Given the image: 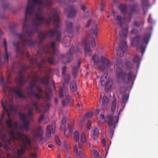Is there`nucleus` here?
<instances>
[{
	"instance_id": "nucleus-36",
	"label": "nucleus",
	"mask_w": 158,
	"mask_h": 158,
	"mask_svg": "<svg viewBox=\"0 0 158 158\" xmlns=\"http://www.w3.org/2000/svg\"><path fill=\"white\" fill-rule=\"evenodd\" d=\"M64 75V79L65 82L66 84H68L69 82L70 77L69 74H64L63 76Z\"/></svg>"
},
{
	"instance_id": "nucleus-32",
	"label": "nucleus",
	"mask_w": 158,
	"mask_h": 158,
	"mask_svg": "<svg viewBox=\"0 0 158 158\" xmlns=\"http://www.w3.org/2000/svg\"><path fill=\"white\" fill-rule=\"evenodd\" d=\"M70 97L69 96L66 97L65 99L62 100V103L63 106L68 105L70 103Z\"/></svg>"
},
{
	"instance_id": "nucleus-57",
	"label": "nucleus",
	"mask_w": 158,
	"mask_h": 158,
	"mask_svg": "<svg viewBox=\"0 0 158 158\" xmlns=\"http://www.w3.org/2000/svg\"><path fill=\"white\" fill-rule=\"evenodd\" d=\"M151 15L150 14L149 15V17L148 19V22L150 23H152V18L151 17Z\"/></svg>"
},
{
	"instance_id": "nucleus-24",
	"label": "nucleus",
	"mask_w": 158,
	"mask_h": 158,
	"mask_svg": "<svg viewBox=\"0 0 158 158\" xmlns=\"http://www.w3.org/2000/svg\"><path fill=\"white\" fill-rule=\"evenodd\" d=\"M109 101L108 98L106 95H104L102 98L100 99V102L102 103V105L104 106L107 105Z\"/></svg>"
},
{
	"instance_id": "nucleus-30",
	"label": "nucleus",
	"mask_w": 158,
	"mask_h": 158,
	"mask_svg": "<svg viewBox=\"0 0 158 158\" xmlns=\"http://www.w3.org/2000/svg\"><path fill=\"white\" fill-rule=\"evenodd\" d=\"M70 88L71 89L73 92H75L77 90V87L75 81H73L71 82Z\"/></svg>"
},
{
	"instance_id": "nucleus-13",
	"label": "nucleus",
	"mask_w": 158,
	"mask_h": 158,
	"mask_svg": "<svg viewBox=\"0 0 158 158\" xmlns=\"http://www.w3.org/2000/svg\"><path fill=\"white\" fill-rule=\"evenodd\" d=\"M127 42L125 40H121L120 41L119 47L116 48L117 54L119 57L123 56L124 52L126 50Z\"/></svg>"
},
{
	"instance_id": "nucleus-33",
	"label": "nucleus",
	"mask_w": 158,
	"mask_h": 158,
	"mask_svg": "<svg viewBox=\"0 0 158 158\" xmlns=\"http://www.w3.org/2000/svg\"><path fill=\"white\" fill-rule=\"evenodd\" d=\"M92 116V114L90 112H89L86 113L85 114V116H84L82 117L80 121L81 123H84V121L85 120V118L86 117L87 118H89L91 117Z\"/></svg>"
},
{
	"instance_id": "nucleus-60",
	"label": "nucleus",
	"mask_w": 158,
	"mask_h": 158,
	"mask_svg": "<svg viewBox=\"0 0 158 158\" xmlns=\"http://www.w3.org/2000/svg\"><path fill=\"white\" fill-rule=\"evenodd\" d=\"M7 158H12V155L10 154H8L7 155Z\"/></svg>"
},
{
	"instance_id": "nucleus-28",
	"label": "nucleus",
	"mask_w": 158,
	"mask_h": 158,
	"mask_svg": "<svg viewBox=\"0 0 158 158\" xmlns=\"http://www.w3.org/2000/svg\"><path fill=\"white\" fill-rule=\"evenodd\" d=\"M107 73H104L100 78V82L102 86H104L106 84V81L107 80Z\"/></svg>"
},
{
	"instance_id": "nucleus-53",
	"label": "nucleus",
	"mask_w": 158,
	"mask_h": 158,
	"mask_svg": "<svg viewBox=\"0 0 158 158\" xmlns=\"http://www.w3.org/2000/svg\"><path fill=\"white\" fill-rule=\"evenodd\" d=\"M33 158H37V155L36 153H31L30 155Z\"/></svg>"
},
{
	"instance_id": "nucleus-10",
	"label": "nucleus",
	"mask_w": 158,
	"mask_h": 158,
	"mask_svg": "<svg viewBox=\"0 0 158 158\" xmlns=\"http://www.w3.org/2000/svg\"><path fill=\"white\" fill-rule=\"evenodd\" d=\"M66 118L65 117H63L61 121V124L60 125V129L61 130L64 131V134L65 136L68 138V134H71L73 132V120L69 121L68 123V127L69 129L68 131V133H67L66 129Z\"/></svg>"
},
{
	"instance_id": "nucleus-34",
	"label": "nucleus",
	"mask_w": 158,
	"mask_h": 158,
	"mask_svg": "<svg viewBox=\"0 0 158 158\" xmlns=\"http://www.w3.org/2000/svg\"><path fill=\"white\" fill-rule=\"evenodd\" d=\"M117 101L116 98H114L112 102L111 107V110L112 111H114L116 106Z\"/></svg>"
},
{
	"instance_id": "nucleus-22",
	"label": "nucleus",
	"mask_w": 158,
	"mask_h": 158,
	"mask_svg": "<svg viewBox=\"0 0 158 158\" xmlns=\"http://www.w3.org/2000/svg\"><path fill=\"white\" fill-rule=\"evenodd\" d=\"M74 48L72 47L66 55L67 62H69L73 59V53Z\"/></svg>"
},
{
	"instance_id": "nucleus-54",
	"label": "nucleus",
	"mask_w": 158,
	"mask_h": 158,
	"mask_svg": "<svg viewBox=\"0 0 158 158\" xmlns=\"http://www.w3.org/2000/svg\"><path fill=\"white\" fill-rule=\"evenodd\" d=\"M84 143V142H81L79 143V147L81 149L83 148Z\"/></svg>"
},
{
	"instance_id": "nucleus-21",
	"label": "nucleus",
	"mask_w": 158,
	"mask_h": 158,
	"mask_svg": "<svg viewBox=\"0 0 158 158\" xmlns=\"http://www.w3.org/2000/svg\"><path fill=\"white\" fill-rule=\"evenodd\" d=\"M73 25L72 23L71 22H69L66 23V31L69 33V37H71L73 36Z\"/></svg>"
},
{
	"instance_id": "nucleus-43",
	"label": "nucleus",
	"mask_w": 158,
	"mask_h": 158,
	"mask_svg": "<svg viewBox=\"0 0 158 158\" xmlns=\"http://www.w3.org/2000/svg\"><path fill=\"white\" fill-rule=\"evenodd\" d=\"M93 151L94 157L95 158H99V154L98 152L97 151L94 150H93Z\"/></svg>"
},
{
	"instance_id": "nucleus-58",
	"label": "nucleus",
	"mask_w": 158,
	"mask_h": 158,
	"mask_svg": "<svg viewBox=\"0 0 158 158\" xmlns=\"http://www.w3.org/2000/svg\"><path fill=\"white\" fill-rule=\"evenodd\" d=\"M79 156L80 158H83L84 157L83 153L81 152H80L79 154Z\"/></svg>"
},
{
	"instance_id": "nucleus-11",
	"label": "nucleus",
	"mask_w": 158,
	"mask_h": 158,
	"mask_svg": "<svg viewBox=\"0 0 158 158\" xmlns=\"http://www.w3.org/2000/svg\"><path fill=\"white\" fill-rule=\"evenodd\" d=\"M121 110V109H120L118 113V116H114L113 118L110 115H108L106 117L107 120V124L109 126L110 133L111 132H114V129L115 128V125L118 123V115Z\"/></svg>"
},
{
	"instance_id": "nucleus-62",
	"label": "nucleus",
	"mask_w": 158,
	"mask_h": 158,
	"mask_svg": "<svg viewBox=\"0 0 158 158\" xmlns=\"http://www.w3.org/2000/svg\"><path fill=\"white\" fill-rule=\"evenodd\" d=\"M64 147L67 150H68L69 148V147H67L66 144L64 145Z\"/></svg>"
},
{
	"instance_id": "nucleus-39",
	"label": "nucleus",
	"mask_w": 158,
	"mask_h": 158,
	"mask_svg": "<svg viewBox=\"0 0 158 158\" xmlns=\"http://www.w3.org/2000/svg\"><path fill=\"white\" fill-rule=\"evenodd\" d=\"M78 70V68L77 67H73L72 69V73L73 75L74 76H75L77 74Z\"/></svg>"
},
{
	"instance_id": "nucleus-6",
	"label": "nucleus",
	"mask_w": 158,
	"mask_h": 158,
	"mask_svg": "<svg viewBox=\"0 0 158 158\" xmlns=\"http://www.w3.org/2000/svg\"><path fill=\"white\" fill-rule=\"evenodd\" d=\"M121 13L124 15V19L128 22L131 20L133 13L136 12L137 9L136 5H133L132 6V9L130 11L128 12L127 6L125 4H120L118 6Z\"/></svg>"
},
{
	"instance_id": "nucleus-14",
	"label": "nucleus",
	"mask_w": 158,
	"mask_h": 158,
	"mask_svg": "<svg viewBox=\"0 0 158 158\" xmlns=\"http://www.w3.org/2000/svg\"><path fill=\"white\" fill-rule=\"evenodd\" d=\"M18 115L23 123L19 127L20 130L24 129L26 131H28L29 130L28 125L29 122L27 121L26 117L23 113L19 112Z\"/></svg>"
},
{
	"instance_id": "nucleus-8",
	"label": "nucleus",
	"mask_w": 158,
	"mask_h": 158,
	"mask_svg": "<svg viewBox=\"0 0 158 158\" xmlns=\"http://www.w3.org/2000/svg\"><path fill=\"white\" fill-rule=\"evenodd\" d=\"M38 101H34L30 104L29 106L27 109V114L29 116H31L32 114V111L35 110L38 112L41 111L40 108L42 107L44 111H46L48 110L50 105L49 103L46 102L44 104L41 103L38 105Z\"/></svg>"
},
{
	"instance_id": "nucleus-19",
	"label": "nucleus",
	"mask_w": 158,
	"mask_h": 158,
	"mask_svg": "<svg viewBox=\"0 0 158 158\" xmlns=\"http://www.w3.org/2000/svg\"><path fill=\"white\" fill-rule=\"evenodd\" d=\"M82 44L84 46V53L85 56H90L92 54V51L90 45L88 44L86 42L83 41Z\"/></svg>"
},
{
	"instance_id": "nucleus-18",
	"label": "nucleus",
	"mask_w": 158,
	"mask_h": 158,
	"mask_svg": "<svg viewBox=\"0 0 158 158\" xmlns=\"http://www.w3.org/2000/svg\"><path fill=\"white\" fill-rule=\"evenodd\" d=\"M56 128V125L55 122H53L51 125H48L46 127L45 133L46 136L49 138L51 134H54L55 133Z\"/></svg>"
},
{
	"instance_id": "nucleus-4",
	"label": "nucleus",
	"mask_w": 158,
	"mask_h": 158,
	"mask_svg": "<svg viewBox=\"0 0 158 158\" xmlns=\"http://www.w3.org/2000/svg\"><path fill=\"white\" fill-rule=\"evenodd\" d=\"M126 69L129 71L127 73L126 72H123L120 67H118L116 69V77L122 80L125 84H128L133 77L135 79L136 76L134 74L131 70L133 69V65L129 61H126L125 64Z\"/></svg>"
},
{
	"instance_id": "nucleus-45",
	"label": "nucleus",
	"mask_w": 158,
	"mask_h": 158,
	"mask_svg": "<svg viewBox=\"0 0 158 158\" xmlns=\"http://www.w3.org/2000/svg\"><path fill=\"white\" fill-rule=\"evenodd\" d=\"M138 33V30L135 29H133L131 31V34H136Z\"/></svg>"
},
{
	"instance_id": "nucleus-41",
	"label": "nucleus",
	"mask_w": 158,
	"mask_h": 158,
	"mask_svg": "<svg viewBox=\"0 0 158 158\" xmlns=\"http://www.w3.org/2000/svg\"><path fill=\"white\" fill-rule=\"evenodd\" d=\"M105 2L104 1H103V0H101L100 7V10L101 11H102L103 10L104 7L105 6Z\"/></svg>"
},
{
	"instance_id": "nucleus-46",
	"label": "nucleus",
	"mask_w": 158,
	"mask_h": 158,
	"mask_svg": "<svg viewBox=\"0 0 158 158\" xmlns=\"http://www.w3.org/2000/svg\"><path fill=\"white\" fill-rule=\"evenodd\" d=\"M134 24L135 26L137 27H139L140 26L141 23L140 22L135 21L134 22Z\"/></svg>"
},
{
	"instance_id": "nucleus-12",
	"label": "nucleus",
	"mask_w": 158,
	"mask_h": 158,
	"mask_svg": "<svg viewBox=\"0 0 158 158\" xmlns=\"http://www.w3.org/2000/svg\"><path fill=\"white\" fill-rule=\"evenodd\" d=\"M98 24L96 23L92 19L88 21L85 27H88L90 26H91L92 28L89 30L88 32V35L90 37H92V36L94 35L96 37L98 32Z\"/></svg>"
},
{
	"instance_id": "nucleus-27",
	"label": "nucleus",
	"mask_w": 158,
	"mask_h": 158,
	"mask_svg": "<svg viewBox=\"0 0 158 158\" xmlns=\"http://www.w3.org/2000/svg\"><path fill=\"white\" fill-rule=\"evenodd\" d=\"M99 131L96 128H94L91 134L92 137L94 140H96L98 137Z\"/></svg>"
},
{
	"instance_id": "nucleus-31",
	"label": "nucleus",
	"mask_w": 158,
	"mask_h": 158,
	"mask_svg": "<svg viewBox=\"0 0 158 158\" xmlns=\"http://www.w3.org/2000/svg\"><path fill=\"white\" fill-rule=\"evenodd\" d=\"M128 98L129 95L128 94H125L123 96V101L122 104L123 107L125 106V104L128 100Z\"/></svg>"
},
{
	"instance_id": "nucleus-56",
	"label": "nucleus",
	"mask_w": 158,
	"mask_h": 158,
	"mask_svg": "<svg viewBox=\"0 0 158 158\" xmlns=\"http://www.w3.org/2000/svg\"><path fill=\"white\" fill-rule=\"evenodd\" d=\"M44 118V115L43 114H41L40 115L39 118V122H40Z\"/></svg>"
},
{
	"instance_id": "nucleus-50",
	"label": "nucleus",
	"mask_w": 158,
	"mask_h": 158,
	"mask_svg": "<svg viewBox=\"0 0 158 158\" xmlns=\"http://www.w3.org/2000/svg\"><path fill=\"white\" fill-rule=\"evenodd\" d=\"M77 150H78L77 147L76 145H75V146H74L73 150H74V152H75V153L77 154Z\"/></svg>"
},
{
	"instance_id": "nucleus-15",
	"label": "nucleus",
	"mask_w": 158,
	"mask_h": 158,
	"mask_svg": "<svg viewBox=\"0 0 158 158\" xmlns=\"http://www.w3.org/2000/svg\"><path fill=\"white\" fill-rule=\"evenodd\" d=\"M5 49V55L4 56V61L2 59L1 55V52H0V66L4 64L5 62H8V54L7 52V43L6 39H3V41L2 43Z\"/></svg>"
},
{
	"instance_id": "nucleus-16",
	"label": "nucleus",
	"mask_w": 158,
	"mask_h": 158,
	"mask_svg": "<svg viewBox=\"0 0 158 158\" xmlns=\"http://www.w3.org/2000/svg\"><path fill=\"white\" fill-rule=\"evenodd\" d=\"M101 61L104 65L103 66H99L98 67V69L101 71H103L107 69L112 64V62L102 56L101 57Z\"/></svg>"
},
{
	"instance_id": "nucleus-25",
	"label": "nucleus",
	"mask_w": 158,
	"mask_h": 158,
	"mask_svg": "<svg viewBox=\"0 0 158 158\" xmlns=\"http://www.w3.org/2000/svg\"><path fill=\"white\" fill-rule=\"evenodd\" d=\"M113 83L111 80H108L106 82V84L104 86H105V90L107 92L111 88Z\"/></svg>"
},
{
	"instance_id": "nucleus-49",
	"label": "nucleus",
	"mask_w": 158,
	"mask_h": 158,
	"mask_svg": "<svg viewBox=\"0 0 158 158\" xmlns=\"http://www.w3.org/2000/svg\"><path fill=\"white\" fill-rule=\"evenodd\" d=\"M66 70V66H63L62 68V74L63 75H64V73L65 72Z\"/></svg>"
},
{
	"instance_id": "nucleus-59",
	"label": "nucleus",
	"mask_w": 158,
	"mask_h": 158,
	"mask_svg": "<svg viewBox=\"0 0 158 158\" xmlns=\"http://www.w3.org/2000/svg\"><path fill=\"white\" fill-rule=\"evenodd\" d=\"M80 105L79 103H77L76 104V108L78 110H80Z\"/></svg>"
},
{
	"instance_id": "nucleus-20",
	"label": "nucleus",
	"mask_w": 158,
	"mask_h": 158,
	"mask_svg": "<svg viewBox=\"0 0 158 158\" xmlns=\"http://www.w3.org/2000/svg\"><path fill=\"white\" fill-rule=\"evenodd\" d=\"M65 11L67 12L68 17H72L74 16L77 11L73 6H70L66 9H65Z\"/></svg>"
},
{
	"instance_id": "nucleus-9",
	"label": "nucleus",
	"mask_w": 158,
	"mask_h": 158,
	"mask_svg": "<svg viewBox=\"0 0 158 158\" xmlns=\"http://www.w3.org/2000/svg\"><path fill=\"white\" fill-rule=\"evenodd\" d=\"M123 18L119 15H117L115 19V24L120 26L121 30L119 32V35L120 38L126 37L127 36L128 32V26L126 24L125 27H123Z\"/></svg>"
},
{
	"instance_id": "nucleus-61",
	"label": "nucleus",
	"mask_w": 158,
	"mask_h": 158,
	"mask_svg": "<svg viewBox=\"0 0 158 158\" xmlns=\"http://www.w3.org/2000/svg\"><path fill=\"white\" fill-rule=\"evenodd\" d=\"M52 83H53V87L54 89L55 90H56V86L55 85V82L53 80L52 81Z\"/></svg>"
},
{
	"instance_id": "nucleus-38",
	"label": "nucleus",
	"mask_w": 158,
	"mask_h": 158,
	"mask_svg": "<svg viewBox=\"0 0 158 158\" xmlns=\"http://www.w3.org/2000/svg\"><path fill=\"white\" fill-rule=\"evenodd\" d=\"M74 138L76 142L78 141L79 139V135L77 131H75L74 133Z\"/></svg>"
},
{
	"instance_id": "nucleus-64",
	"label": "nucleus",
	"mask_w": 158,
	"mask_h": 158,
	"mask_svg": "<svg viewBox=\"0 0 158 158\" xmlns=\"http://www.w3.org/2000/svg\"><path fill=\"white\" fill-rule=\"evenodd\" d=\"M48 147L49 148H52L53 147V145L52 144H49L48 145Z\"/></svg>"
},
{
	"instance_id": "nucleus-3",
	"label": "nucleus",
	"mask_w": 158,
	"mask_h": 158,
	"mask_svg": "<svg viewBox=\"0 0 158 158\" xmlns=\"http://www.w3.org/2000/svg\"><path fill=\"white\" fill-rule=\"evenodd\" d=\"M42 51L46 55L48 58L44 59L42 58L40 63L37 62V59L31 58L29 60V62L31 65L36 64L40 71H42L43 65L45 63V59L50 64H54V57L57 56L59 58H64L65 55L64 54L58 55L56 49V44L54 42L52 41L48 43V44L45 45L42 48Z\"/></svg>"
},
{
	"instance_id": "nucleus-55",
	"label": "nucleus",
	"mask_w": 158,
	"mask_h": 158,
	"mask_svg": "<svg viewBox=\"0 0 158 158\" xmlns=\"http://www.w3.org/2000/svg\"><path fill=\"white\" fill-rule=\"evenodd\" d=\"M80 28V25H77L76 27V32H78Z\"/></svg>"
},
{
	"instance_id": "nucleus-48",
	"label": "nucleus",
	"mask_w": 158,
	"mask_h": 158,
	"mask_svg": "<svg viewBox=\"0 0 158 158\" xmlns=\"http://www.w3.org/2000/svg\"><path fill=\"white\" fill-rule=\"evenodd\" d=\"M36 88L37 89V91L39 93H43V90H42L41 89L40 87L39 86H38L37 85Z\"/></svg>"
},
{
	"instance_id": "nucleus-23",
	"label": "nucleus",
	"mask_w": 158,
	"mask_h": 158,
	"mask_svg": "<svg viewBox=\"0 0 158 158\" xmlns=\"http://www.w3.org/2000/svg\"><path fill=\"white\" fill-rule=\"evenodd\" d=\"M141 60V59L140 57L137 54L134 56V58L133 60V61L134 63L137 64L138 69L139 67Z\"/></svg>"
},
{
	"instance_id": "nucleus-5",
	"label": "nucleus",
	"mask_w": 158,
	"mask_h": 158,
	"mask_svg": "<svg viewBox=\"0 0 158 158\" xmlns=\"http://www.w3.org/2000/svg\"><path fill=\"white\" fill-rule=\"evenodd\" d=\"M150 37V34H147L145 35L142 42H141V36L139 35H137L131 40V45L133 47L139 45L142 55H143L149 41Z\"/></svg>"
},
{
	"instance_id": "nucleus-1",
	"label": "nucleus",
	"mask_w": 158,
	"mask_h": 158,
	"mask_svg": "<svg viewBox=\"0 0 158 158\" xmlns=\"http://www.w3.org/2000/svg\"><path fill=\"white\" fill-rule=\"evenodd\" d=\"M53 0H28L26 10L25 17L22 33L17 34L20 41L15 43L13 45L16 48L17 56L21 57L25 55L29 58V55L27 51L26 46H34L36 41L32 40L34 33H38V38L40 43L48 35L52 37L56 35V40L61 41V33L59 29L61 25L57 9L52 10L49 16L46 19L42 16V11L40 6L48 7L51 5ZM60 2L61 0H56Z\"/></svg>"
},
{
	"instance_id": "nucleus-7",
	"label": "nucleus",
	"mask_w": 158,
	"mask_h": 158,
	"mask_svg": "<svg viewBox=\"0 0 158 158\" xmlns=\"http://www.w3.org/2000/svg\"><path fill=\"white\" fill-rule=\"evenodd\" d=\"M51 77L48 74L46 77H44L40 78L38 76H35L32 77V78L33 80V83L31 84L30 86L28 87V89L30 90L29 93H32L34 92L33 89L34 87L36 88L37 85L36 83L38 82L41 84H44L47 85L49 84V80L50 78Z\"/></svg>"
},
{
	"instance_id": "nucleus-17",
	"label": "nucleus",
	"mask_w": 158,
	"mask_h": 158,
	"mask_svg": "<svg viewBox=\"0 0 158 158\" xmlns=\"http://www.w3.org/2000/svg\"><path fill=\"white\" fill-rule=\"evenodd\" d=\"M32 132L36 137H38L40 139V141L43 143L45 142V140H43L42 137L43 134V131L42 128L40 126L38 127L36 129H33Z\"/></svg>"
},
{
	"instance_id": "nucleus-42",
	"label": "nucleus",
	"mask_w": 158,
	"mask_h": 158,
	"mask_svg": "<svg viewBox=\"0 0 158 158\" xmlns=\"http://www.w3.org/2000/svg\"><path fill=\"white\" fill-rule=\"evenodd\" d=\"M17 24L15 23H13L9 26V28L11 30V32L13 30H14L15 28L17 27Z\"/></svg>"
},
{
	"instance_id": "nucleus-37",
	"label": "nucleus",
	"mask_w": 158,
	"mask_h": 158,
	"mask_svg": "<svg viewBox=\"0 0 158 158\" xmlns=\"http://www.w3.org/2000/svg\"><path fill=\"white\" fill-rule=\"evenodd\" d=\"M29 94L34 95L36 98L38 99L42 98V96L41 95H40L38 93H35L34 91L32 93H29Z\"/></svg>"
},
{
	"instance_id": "nucleus-29",
	"label": "nucleus",
	"mask_w": 158,
	"mask_h": 158,
	"mask_svg": "<svg viewBox=\"0 0 158 158\" xmlns=\"http://www.w3.org/2000/svg\"><path fill=\"white\" fill-rule=\"evenodd\" d=\"M95 64H97L100 61L98 56L97 54H95L92 56L91 59Z\"/></svg>"
},
{
	"instance_id": "nucleus-40",
	"label": "nucleus",
	"mask_w": 158,
	"mask_h": 158,
	"mask_svg": "<svg viewBox=\"0 0 158 158\" xmlns=\"http://www.w3.org/2000/svg\"><path fill=\"white\" fill-rule=\"evenodd\" d=\"M86 141V139L85 135L82 133L81 135V142H85Z\"/></svg>"
},
{
	"instance_id": "nucleus-63",
	"label": "nucleus",
	"mask_w": 158,
	"mask_h": 158,
	"mask_svg": "<svg viewBox=\"0 0 158 158\" xmlns=\"http://www.w3.org/2000/svg\"><path fill=\"white\" fill-rule=\"evenodd\" d=\"M101 118L104 119V115L103 114H101L100 116Z\"/></svg>"
},
{
	"instance_id": "nucleus-52",
	"label": "nucleus",
	"mask_w": 158,
	"mask_h": 158,
	"mask_svg": "<svg viewBox=\"0 0 158 158\" xmlns=\"http://www.w3.org/2000/svg\"><path fill=\"white\" fill-rule=\"evenodd\" d=\"M56 142L59 145H60L61 144L60 141L58 138L56 139Z\"/></svg>"
},
{
	"instance_id": "nucleus-35",
	"label": "nucleus",
	"mask_w": 158,
	"mask_h": 158,
	"mask_svg": "<svg viewBox=\"0 0 158 158\" xmlns=\"http://www.w3.org/2000/svg\"><path fill=\"white\" fill-rule=\"evenodd\" d=\"M81 9L84 11V12H87L86 14L87 15H85V14H84V15L85 16L87 17L89 15V14L88 13V11L87 10V8L85 5L84 4L81 5Z\"/></svg>"
},
{
	"instance_id": "nucleus-51",
	"label": "nucleus",
	"mask_w": 158,
	"mask_h": 158,
	"mask_svg": "<svg viewBox=\"0 0 158 158\" xmlns=\"http://www.w3.org/2000/svg\"><path fill=\"white\" fill-rule=\"evenodd\" d=\"M60 97H62L63 96V91L62 88H61L60 90Z\"/></svg>"
},
{
	"instance_id": "nucleus-44",
	"label": "nucleus",
	"mask_w": 158,
	"mask_h": 158,
	"mask_svg": "<svg viewBox=\"0 0 158 158\" xmlns=\"http://www.w3.org/2000/svg\"><path fill=\"white\" fill-rule=\"evenodd\" d=\"M91 46L92 47H94L96 45V43L95 41V39L94 38H92L90 43Z\"/></svg>"
},
{
	"instance_id": "nucleus-47",
	"label": "nucleus",
	"mask_w": 158,
	"mask_h": 158,
	"mask_svg": "<svg viewBox=\"0 0 158 158\" xmlns=\"http://www.w3.org/2000/svg\"><path fill=\"white\" fill-rule=\"evenodd\" d=\"M91 125V122L90 120H88L87 123V128L88 129H90V127Z\"/></svg>"
},
{
	"instance_id": "nucleus-26",
	"label": "nucleus",
	"mask_w": 158,
	"mask_h": 158,
	"mask_svg": "<svg viewBox=\"0 0 158 158\" xmlns=\"http://www.w3.org/2000/svg\"><path fill=\"white\" fill-rule=\"evenodd\" d=\"M142 6L143 12L144 14H146L147 11H145V8L148 7L149 6L148 0H142Z\"/></svg>"
},
{
	"instance_id": "nucleus-2",
	"label": "nucleus",
	"mask_w": 158,
	"mask_h": 158,
	"mask_svg": "<svg viewBox=\"0 0 158 158\" xmlns=\"http://www.w3.org/2000/svg\"><path fill=\"white\" fill-rule=\"evenodd\" d=\"M28 66L22 64L20 70L16 77L17 83L20 86H16L12 88L9 86L11 83L10 81V71L8 70L7 72V78L6 81H4L1 75L0 77V85L3 87L5 96L2 99V105L3 107V113L0 119V139L2 141H31L30 137L19 131H15L17 128V123L14 121L12 117V114L16 113L17 109L12 103L13 95L11 93L13 92L19 98H25L26 96L22 93V86L30 79L29 75L26 76L23 74Z\"/></svg>"
}]
</instances>
